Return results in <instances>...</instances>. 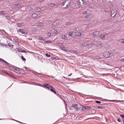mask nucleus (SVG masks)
Instances as JSON below:
<instances>
[{
    "mask_svg": "<svg viewBox=\"0 0 124 124\" xmlns=\"http://www.w3.org/2000/svg\"><path fill=\"white\" fill-rule=\"evenodd\" d=\"M80 46L81 47L86 46L87 48H90L92 46V44L89 43L88 44L86 43H83L81 44L80 45Z\"/></svg>",
    "mask_w": 124,
    "mask_h": 124,
    "instance_id": "f257e3e1",
    "label": "nucleus"
},
{
    "mask_svg": "<svg viewBox=\"0 0 124 124\" xmlns=\"http://www.w3.org/2000/svg\"><path fill=\"white\" fill-rule=\"evenodd\" d=\"M102 31H96L93 32V34H91L90 35V36L91 37H93L95 36H97L98 35L102 33Z\"/></svg>",
    "mask_w": 124,
    "mask_h": 124,
    "instance_id": "f03ea898",
    "label": "nucleus"
},
{
    "mask_svg": "<svg viewBox=\"0 0 124 124\" xmlns=\"http://www.w3.org/2000/svg\"><path fill=\"white\" fill-rule=\"evenodd\" d=\"M92 44V46L93 44L97 46L98 47H101V43L100 42L98 41L97 40L96 41H93V42L92 43H91Z\"/></svg>",
    "mask_w": 124,
    "mask_h": 124,
    "instance_id": "7ed1b4c3",
    "label": "nucleus"
},
{
    "mask_svg": "<svg viewBox=\"0 0 124 124\" xmlns=\"http://www.w3.org/2000/svg\"><path fill=\"white\" fill-rule=\"evenodd\" d=\"M111 54L109 52H105L103 54V56L105 57L108 58L110 56Z\"/></svg>",
    "mask_w": 124,
    "mask_h": 124,
    "instance_id": "20e7f679",
    "label": "nucleus"
},
{
    "mask_svg": "<svg viewBox=\"0 0 124 124\" xmlns=\"http://www.w3.org/2000/svg\"><path fill=\"white\" fill-rule=\"evenodd\" d=\"M116 14V11L115 9H113L111 11V15L112 17L115 16Z\"/></svg>",
    "mask_w": 124,
    "mask_h": 124,
    "instance_id": "39448f33",
    "label": "nucleus"
},
{
    "mask_svg": "<svg viewBox=\"0 0 124 124\" xmlns=\"http://www.w3.org/2000/svg\"><path fill=\"white\" fill-rule=\"evenodd\" d=\"M18 32L21 33L22 34H26L27 33L26 31H24L22 29H20L17 30Z\"/></svg>",
    "mask_w": 124,
    "mask_h": 124,
    "instance_id": "423d86ee",
    "label": "nucleus"
},
{
    "mask_svg": "<svg viewBox=\"0 0 124 124\" xmlns=\"http://www.w3.org/2000/svg\"><path fill=\"white\" fill-rule=\"evenodd\" d=\"M67 1L66 2V8L69 7L70 6L71 1L70 0H66Z\"/></svg>",
    "mask_w": 124,
    "mask_h": 124,
    "instance_id": "0eeeda50",
    "label": "nucleus"
},
{
    "mask_svg": "<svg viewBox=\"0 0 124 124\" xmlns=\"http://www.w3.org/2000/svg\"><path fill=\"white\" fill-rule=\"evenodd\" d=\"M91 108L90 106H83L82 110L84 111H85L86 110L90 109Z\"/></svg>",
    "mask_w": 124,
    "mask_h": 124,
    "instance_id": "6e6552de",
    "label": "nucleus"
},
{
    "mask_svg": "<svg viewBox=\"0 0 124 124\" xmlns=\"http://www.w3.org/2000/svg\"><path fill=\"white\" fill-rule=\"evenodd\" d=\"M101 38L103 40H106L107 37H106V34L101 35L100 36Z\"/></svg>",
    "mask_w": 124,
    "mask_h": 124,
    "instance_id": "1a4fd4ad",
    "label": "nucleus"
},
{
    "mask_svg": "<svg viewBox=\"0 0 124 124\" xmlns=\"http://www.w3.org/2000/svg\"><path fill=\"white\" fill-rule=\"evenodd\" d=\"M73 106L76 111H77L78 110L79 108L78 105L77 104H75L73 105Z\"/></svg>",
    "mask_w": 124,
    "mask_h": 124,
    "instance_id": "9d476101",
    "label": "nucleus"
},
{
    "mask_svg": "<svg viewBox=\"0 0 124 124\" xmlns=\"http://www.w3.org/2000/svg\"><path fill=\"white\" fill-rule=\"evenodd\" d=\"M9 69L12 70H13L14 72H15L17 73H18V70L17 69H14L13 67H12V68L11 69L10 68Z\"/></svg>",
    "mask_w": 124,
    "mask_h": 124,
    "instance_id": "9b49d317",
    "label": "nucleus"
},
{
    "mask_svg": "<svg viewBox=\"0 0 124 124\" xmlns=\"http://www.w3.org/2000/svg\"><path fill=\"white\" fill-rule=\"evenodd\" d=\"M54 88L52 86L51 87H50L49 89L52 92L54 93L55 94L56 93L54 90Z\"/></svg>",
    "mask_w": 124,
    "mask_h": 124,
    "instance_id": "f8f14e48",
    "label": "nucleus"
},
{
    "mask_svg": "<svg viewBox=\"0 0 124 124\" xmlns=\"http://www.w3.org/2000/svg\"><path fill=\"white\" fill-rule=\"evenodd\" d=\"M44 86L46 87L47 88H48L49 89H50V88L52 86H50L49 85V84H45L44 85Z\"/></svg>",
    "mask_w": 124,
    "mask_h": 124,
    "instance_id": "ddd939ff",
    "label": "nucleus"
},
{
    "mask_svg": "<svg viewBox=\"0 0 124 124\" xmlns=\"http://www.w3.org/2000/svg\"><path fill=\"white\" fill-rule=\"evenodd\" d=\"M57 23V21L54 22L52 24V26L53 27H55L58 24V23Z\"/></svg>",
    "mask_w": 124,
    "mask_h": 124,
    "instance_id": "4468645a",
    "label": "nucleus"
},
{
    "mask_svg": "<svg viewBox=\"0 0 124 124\" xmlns=\"http://www.w3.org/2000/svg\"><path fill=\"white\" fill-rule=\"evenodd\" d=\"M60 48L62 50H64L65 51H67L68 50V49L67 47H61Z\"/></svg>",
    "mask_w": 124,
    "mask_h": 124,
    "instance_id": "2eb2a0df",
    "label": "nucleus"
},
{
    "mask_svg": "<svg viewBox=\"0 0 124 124\" xmlns=\"http://www.w3.org/2000/svg\"><path fill=\"white\" fill-rule=\"evenodd\" d=\"M74 32V31H71L69 32V36H71L73 35Z\"/></svg>",
    "mask_w": 124,
    "mask_h": 124,
    "instance_id": "dca6fc26",
    "label": "nucleus"
},
{
    "mask_svg": "<svg viewBox=\"0 0 124 124\" xmlns=\"http://www.w3.org/2000/svg\"><path fill=\"white\" fill-rule=\"evenodd\" d=\"M38 16V15L35 14H33L32 15L31 17L33 18H35L37 17Z\"/></svg>",
    "mask_w": 124,
    "mask_h": 124,
    "instance_id": "f3484780",
    "label": "nucleus"
},
{
    "mask_svg": "<svg viewBox=\"0 0 124 124\" xmlns=\"http://www.w3.org/2000/svg\"><path fill=\"white\" fill-rule=\"evenodd\" d=\"M45 38L44 37H39L38 39L40 40L44 41L45 40Z\"/></svg>",
    "mask_w": 124,
    "mask_h": 124,
    "instance_id": "a211bd4d",
    "label": "nucleus"
},
{
    "mask_svg": "<svg viewBox=\"0 0 124 124\" xmlns=\"http://www.w3.org/2000/svg\"><path fill=\"white\" fill-rule=\"evenodd\" d=\"M62 38L64 40H67L68 39L67 37L65 35H62Z\"/></svg>",
    "mask_w": 124,
    "mask_h": 124,
    "instance_id": "6ab92c4d",
    "label": "nucleus"
},
{
    "mask_svg": "<svg viewBox=\"0 0 124 124\" xmlns=\"http://www.w3.org/2000/svg\"><path fill=\"white\" fill-rule=\"evenodd\" d=\"M0 61L1 62L3 61V62H5V64L6 65H8V63L2 59L0 58Z\"/></svg>",
    "mask_w": 124,
    "mask_h": 124,
    "instance_id": "aec40b11",
    "label": "nucleus"
},
{
    "mask_svg": "<svg viewBox=\"0 0 124 124\" xmlns=\"http://www.w3.org/2000/svg\"><path fill=\"white\" fill-rule=\"evenodd\" d=\"M37 25L40 27H42L44 26V24L42 23H38Z\"/></svg>",
    "mask_w": 124,
    "mask_h": 124,
    "instance_id": "412c9836",
    "label": "nucleus"
},
{
    "mask_svg": "<svg viewBox=\"0 0 124 124\" xmlns=\"http://www.w3.org/2000/svg\"><path fill=\"white\" fill-rule=\"evenodd\" d=\"M35 11L36 12H38L40 11L41 9L39 8H37L35 9Z\"/></svg>",
    "mask_w": 124,
    "mask_h": 124,
    "instance_id": "4be33fe9",
    "label": "nucleus"
},
{
    "mask_svg": "<svg viewBox=\"0 0 124 124\" xmlns=\"http://www.w3.org/2000/svg\"><path fill=\"white\" fill-rule=\"evenodd\" d=\"M110 34H106V37H107L106 40L108 39L110 37Z\"/></svg>",
    "mask_w": 124,
    "mask_h": 124,
    "instance_id": "5701e85b",
    "label": "nucleus"
},
{
    "mask_svg": "<svg viewBox=\"0 0 124 124\" xmlns=\"http://www.w3.org/2000/svg\"><path fill=\"white\" fill-rule=\"evenodd\" d=\"M20 6V4H15L14 5V7L16 8H17L19 7Z\"/></svg>",
    "mask_w": 124,
    "mask_h": 124,
    "instance_id": "b1692460",
    "label": "nucleus"
},
{
    "mask_svg": "<svg viewBox=\"0 0 124 124\" xmlns=\"http://www.w3.org/2000/svg\"><path fill=\"white\" fill-rule=\"evenodd\" d=\"M75 34L78 36H81V34L79 32H77Z\"/></svg>",
    "mask_w": 124,
    "mask_h": 124,
    "instance_id": "393cba45",
    "label": "nucleus"
},
{
    "mask_svg": "<svg viewBox=\"0 0 124 124\" xmlns=\"http://www.w3.org/2000/svg\"><path fill=\"white\" fill-rule=\"evenodd\" d=\"M31 19V18L30 17H27L25 19V20L26 21H28L30 20Z\"/></svg>",
    "mask_w": 124,
    "mask_h": 124,
    "instance_id": "a878e982",
    "label": "nucleus"
},
{
    "mask_svg": "<svg viewBox=\"0 0 124 124\" xmlns=\"http://www.w3.org/2000/svg\"><path fill=\"white\" fill-rule=\"evenodd\" d=\"M60 31H58L57 30H54V34H57L58 33H59Z\"/></svg>",
    "mask_w": 124,
    "mask_h": 124,
    "instance_id": "bb28decb",
    "label": "nucleus"
},
{
    "mask_svg": "<svg viewBox=\"0 0 124 124\" xmlns=\"http://www.w3.org/2000/svg\"><path fill=\"white\" fill-rule=\"evenodd\" d=\"M27 9L29 11L32 10L33 9L32 8L30 7H29L27 8Z\"/></svg>",
    "mask_w": 124,
    "mask_h": 124,
    "instance_id": "cd10ccee",
    "label": "nucleus"
},
{
    "mask_svg": "<svg viewBox=\"0 0 124 124\" xmlns=\"http://www.w3.org/2000/svg\"><path fill=\"white\" fill-rule=\"evenodd\" d=\"M119 42L121 43H124V39H120L119 40Z\"/></svg>",
    "mask_w": 124,
    "mask_h": 124,
    "instance_id": "c85d7f7f",
    "label": "nucleus"
},
{
    "mask_svg": "<svg viewBox=\"0 0 124 124\" xmlns=\"http://www.w3.org/2000/svg\"><path fill=\"white\" fill-rule=\"evenodd\" d=\"M23 24V23H17V25L19 26H22Z\"/></svg>",
    "mask_w": 124,
    "mask_h": 124,
    "instance_id": "c756f323",
    "label": "nucleus"
},
{
    "mask_svg": "<svg viewBox=\"0 0 124 124\" xmlns=\"http://www.w3.org/2000/svg\"><path fill=\"white\" fill-rule=\"evenodd\" d=\"M120 116L123 119L124 118V114H121L120 115ZM123 121L124 123V119H123Z\"/></svg>",
    "mask_w": 124,
    "mask_h": 124,
    "instance_id": "7c9ffc66",
    "label": "nucleus"
},
{
    "mask_svg": "<svg viewBox=\"0 0 124 124\" xmlns=\"http://www.w3.org/2000/svg\"><path fill=\"white\" fill-rule=\"evenodd\" d=\"M67 1H66V0H65V1H64V2L62 3V6H64V5L66 4V2H67Z\"/></svg>",
    "mask_w": 124,
    "mask_h": 124,
    "instance_id": "2f4dec72",
    "label": "nucleus"
},
{
    "mask_svg": "<svg viewBox=\"0 0 124 124\" xmlns=\"http://www.w3.org/2000/svg\"><path fill=\"white\" fill-rule=\"evenodd\" d=\"M0 14L3 15L6 14V13H5V12L4 11H1Z\"/></svg>",
    "mask_w": 124,
    "mask_h": 124,
    "instance_id": "473e14b6",
    "label": "nucleus"
},
{
    "mask_svg": "<svg viewBox=\"0 0 124 124\" xmlns=\"http://www.w3.org/2000/svg\"><path fill=\"white\" fill-rule=\"evenodd\" d=\"M63 45V43H58L57 44V45L58 46H62Z\"/></svg>",
    "mask_w": 124,
    "mask_h": 124,
    "instance_id": "72a5a7b5",
    "label": "nucleus"
},
{
    "mask_svg": "<svg viewBox=\"0 0 124 124\" xmlns=\"http://www.w3.org/2000/svg\"><path fill=\"white\" fill-rule=\"evenodd\" d=\"M100 58L98 56H96L95 57V59L97 60H100Z\"/></svg>",
    "mask_w": 124,
    "mask_h": 124,
    "instance_id": "f704fd0d",
    "label": "nucleus"
},
{
    "mask_svg": "<svg viewBox=\"0 0 124 124\" xmlns=\"http://www.w3.org/2000/svg\"><path fill=\"white\" fill-rule=\"evenodd\" d=\"M55 4L53 3H51L50 5H49L51 7H53L54 6Z\"/></svg>",
    "mask_w": 124,
    "mask_h": 124,
    "instance_id": "c9c22d12",
    "label": "nucleus"
},
{
    "mask_svg": "<svg viewBox=\"0 0 124 124\" xmlns=\"http://www.w3.org/2000/svg\"><path fill=\"white\" fill-rule=\"evenodd\" d=\"M72 24V23H70V22H68L66 23V25H71Z\"/></svg>",
    "mask_w": 124,
    "mask_h": 124,
    "instance_id": "e433bc0d",
    "label": "nucleus"
},
{
    "mask_svg": "<svg viewBox=\"0 0 124 124\" xmlns=\"http://www.w3.org/2000/svg\"><path fill=\"white\" fill-rule=\"evenodd\" d=\"M21 58L23 61H25L26 60V59L23 56H22Z\"/></svg>",
    "mask_w": 124,
    "mask_h": 124,
    "instance_id": "4c0bfd02",
    "label": "nucleus"
},
{
    "mask_svg": "<svg viewBox=\"0 0 124 124\" xmlns=\"http://www.w3.org/2000/svg\"><path fill=\"white\" fill-rule=\"evenodd\" d=\"M103 107L101 106H98V108L99 109H103Z\"/></svg>",
    "mask_w": 124,
    "mask_h": 124,
    "instance_id": "58836bf2",
    "label": "nucleus"
},
{
    "mask_svg": "<svg viewBox=\"0 0 124 124\" xmlns=\"http://www.w3.org/2000/svg\"><path fill=\"white\" fill-rule=\"evenodd\" d=\"M95 102L97 103H98L100 104L101 103V101H95Z\"/></svg>",
    "mask_w": 124,
    "mask_h": 124,
    "instance_id": "ea45409f",
    "label": "nucleus"
},
{
    "mask_svg": "<svg viewBox=\"0 0 124 124\" xmlns=\"http://www.w3.org/2000/svg\"><path fill=\"white\" fill-rule=\"evenodd\" d=\"M87 14V11H84L83 13V14L84 15H86Z\"/></svg>",
    "mask_w": 124,
    "mask_h": 124,
    "instance_id": "a19ab883",
    "label": "nucleus"
},
{
    "mask_svg": "<svg viewBox=\"0 0 124 124\" xmlns=\"http://www.w3.org/2000/svg\"><path fill=\"white\" fill-rule=\"evenodd\" d=\"M51 34L50 33L48 32L47 34V35L48 36H51Z\"/></svg>",
    "mask_w": 124,
    "mask_h": 124,
    "instance_id": "79ce46f5",
    "label": "nucleus"
},
{
    "mask_svg": "<svg viewBox=\"0 0 124 124\" xmlns=\"http://www.w3.org/2000/svg\"><path fill=\"white\" fill-rule=\"evenodd\" d=\"M45 55L47 57H49L50 56V55H48L47 54H46Z\"/></svg>",
    "mask_w": 124,
    "mask_h": 124,
    "instance_id": "37998d69",
    "label": "nucleus"
},
{
    "mask_svg": "<svg viewBox=\"0 0 124 124\" xmlns=\"http://www.w3.org/2000/svg\"><path fill=\"white\" fill-rule=\"evenodd\" d=\"M30 71L31 70V71L33 73H34V74H35V73H38L34 71H33L31 70H30Z\"/></svg>",
    "mask_w": 124,
    "mask_h": 124,
    "instance_id": "c03bdc74",
    "label": "nucleus"
},
{
    "mask_svg": "<svg viewBox=\"0 0 124 124\" xmlns=\"http://www.w3.org/2000/svg\"><path fill=\"white\" fill-rule=\"evenodd\" d=\"M90 16L89 15H88L87 16H86L85 17V18H89Z\"/></svg>",
    "mask_w": 124,
    "mask_h": 124,
    "instance_id": "a18cd8bd",
    "label": "nucleus"
},
{
    "mask_svg": "<svg viewBox=\"0 0 124 124\" xmlns=\"http://www.w3.org/2000/svg\"><path fill=\"white\" fill-rule=\"evenodd\" d=\"M10 18V17L8 16H7L6 17V19L8 20Z\"/></svg>",
    "mask_w": 124,
    "mask_h": 124,
    "instance_id": "49530a36",
    "label": "nucleus"
},
{
    "mask_svg": "<svg viewBox=\"0 0 124 124\" xmlns=\"http://www.w3.org/2000/svg\"><path fill=\"white\" fill-rule=\"evenodd\" d=\"M8 44L9 46H13L12 44H11L10 43H9Z\"/></svg>",
    "mask_w": 124,
    "mask_h": 124,
    "instance_id": "de8ad7c7",
    "label": "nucleus"
},
{
    "mask_svg": "<svg viewBox=\"0 0 124 124\" xmlns=\"http://www.w3.org/2000/svg\"><path fill=\"white\" fill-rule=\"evenodd\" d=\"M77 52L76 51H73V53H76Z\"/></svg>",
    "mask_w": 124,
    "mask_h": 124,
    "instance_id": "09e8293b",
    "label": "nucleus"
},
{
    "mask_svg": "<svg viewBox=\"0 0 124 124\" xmlns=\"http://www.w3.org/2000/svg\"><path fill=\"white\" fill-rule=\"evenodd\" d=\"M117 121L119 122H121V120L119 119H117Z\"/></svg>",
    "mask_w": 124,
    "mask_h": 124,
    "instance_id": "8fccbe9b",
    "label": "nucleus"
},
{
    "mask_svg": "<svg viewBox=\"0 0 124 124\" xmlns=\"http://www.w3.org/2000/svg\"><path fill=\"white\" fill-rule=\"evenodd\" d=\"M39 0V2H41L44 0Z\"/></svg>",
    "mask_w": 124,
    "mask_h": 124,
    "instance_id": "3c124183",
    "label": "nucleus"
},
{
    "mask_svg": "<svg viewBox=\"0 0 124 124\" xmlns=\"http://www.w3.org/2000/svg\"><path fill=\"white\" fill-rule=\"evenodd\" d=\"M75 30H76V31H78V30L77 28V27H76L75 28Z\"/></svg>",
    "mask_w": 124,
    "mask_h": 124,
    "instance_id": "603ef678",
    "label": "nucleus"
},
{
    "mask_svg": "<svg viewBox=\"0 0 124 124\" xmlns=\"http://www.w3.org/2000/svg\"><path fill=\"white\" fill-rule=\"evenodd\" d=\"M72 74V73H71L70 75H68V76H69V77L70 76H71Z\"/></svg>",
    "mask_w": 124,
    "mask_h": 124,
    "instance_id": "864d4df0",
    "label": "nucleus"
},
{
    "mask_svg": "<svg viewBox=\"0 0 124 124\" xmlns=\"http://www.w3.org/2000/svg\"><path fill=\"white\" fill-rule=\"evenodd\" d=\"M59 41V40H56V43H58V42Z\"/></svg>",
    "mask_w": 124,
    "mask_h": 124,
    "instance_id": "5fc2aeb1",
    "label": "nucleus"
},
{
    "mask_svg": "<svg viewBox=\"0 0 124 124\" xmlns=\"http://www.w3.org/2000/svg\"><path fill=\"white\" fill-rule=\"evenodd\" d=\"M46 43H49V42H50V41H46Z\"/></svg>",
    "mask_w": 124,
    "mask_h": 124,
    "instance_id": "6e6d98bb",
    "label": "nucleus"
},
{
    "mask_svg": "<svg viewBox=\"0 0 124 124\" xmlns=\"http://www.w3.org/2000/svg\"><path fill=\"white\" fill-rule=\"evenodd\" d=\"M9 75L11 77H13V75H12L11 74V75Z\"/></svg>",
    "mask_w": 124,
    "mask_h": 124,
    "instance_id": "4d7b16f0",
    "label": "nucleus"
},
{
    "mask_svg": "<svg viewBox=\"0 0 124 124\" xmlns=\"http://www.w3.org/2000/svg\"><path fill=\"white\" fill-rule=\"evenodd\" d=\"M63 77L65 78H66V79H67V78L66 77Z\"/></svg>",
    "mask_w": 124,
    "mask_h": 124,
    "instance_id": "13d9d810",
    "label": "nucleus"
},
{
    "mask_svg": "<svg viewBox=\"0 0 124 124\" xmlns=\"http://www.w3.org/2000/svg\"><path fill=\"white\" fill-rule=\"evenodd\" d=\"M121 60L123 62L124 61V59H123Z\"/></svg>",
    "mask_w": 124,
    "mask_h": 124,
    "instance_id": "bf43d9fd",
    "label": "nucleus"
},
{
    "mask_svg": "<svg viewBox=\"0 0 124 124\" xmlns=\"http://www.w3.org/2000/svg\"><path fill=\"white\" fill-rule=\"evenodd\" d=\"M16 122H19L20 123V122L18 121H16Z\"/></svg>",
    "mask_w": 124,
    "mask_h": 124,
    "instance_id": "052dcab7",
    "label": "nucleus"
},
{
    "mask_svg": "<svg viewBox=\"0 0 124 124\" xmlns=\"http://www.w3.org/2000/svg\"><path fill=\"white\" fill-rule=\"evenodd\" d=\"M0 119V120H1V119Z\"/></svg>",
    "mask_w": 124,
    "mask_h": 124,
    "instance_id": "680f3d73",
    "label": "nucleus"
}]
</instances>
